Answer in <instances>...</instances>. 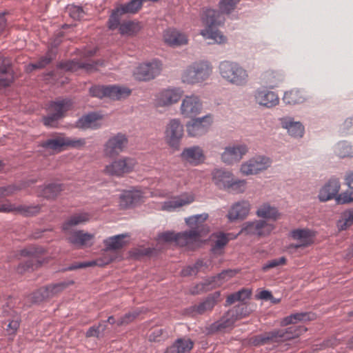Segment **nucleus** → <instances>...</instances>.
Segmentation results:
<instances>
[{"label": "nucleus", "instance_id": "nucleus-1", "mask_svg": "<svg viewBox=\"0 0 353 353\" xmlns=\"http://www.w3.org/2000/svg\"><path fill=\"white\" fill-rule=\"evenodd\" d=\"M208 218L206 213L190 216L185 219V223L190 228L189 231L176 234L170 231L165 232L159 235V240L174 241L181 247L194 250L202 244V238L209 232V227L205 224Z\"/></svg>", "mask_w": 353, "mask_h": 353}, {"label": "nucleus", "instance_id": "nucleus-2", "mask_svg": "<svg viewBox=\"0 0 353 353\" xmlns=\"http://www.w3.org/2000/svg\"><path fill=\"white\" fill-rule=\"evenodd\" d=\"M307 331L303 326H291L285 329H276L261 334L252 336L248 343L253 346L279 343L298 337Z\"/></svg>", "mask_w": 353, "mask_h": 353}, {"label": "nucleus", "instance_id": "nucleus-3", "mask_svg": "<svg viewBox=\"0 0 353 353\" xmlns=\"http://www.w3.org/2000/svg\"><path fill=\"white\" fill-rule=\"evenodd\" d=\"M224 21L222 14L213 9H206L202 14V21L205 25V28L201 31V34L205 39H211L212 43L223 44L227 41V37L214 26H219ZM212 44V42H209Z\"/></svg>", "mask_w": 353, "mask_h": 353}, {"label": "nucleus", "instance_id": "nucleus-4", "mask_svg": "<svg viewBox=\"0 0 353 353\" xmlns=\"http://www.w3.org/2000/svg\"><path fill=\"white\" fill-rule=\"evenodd\" d=\"M221 77L227 82L237 86H244L249 81L248 71L239 63L224 61L219 66Z\"/></svg>", "mask_w": 353, "mask_h": 353}, {"label": "nucleus", "instance_id": "nucleus-5", "mask_svg": "<svg viewBox=\"0 0 353 353\" xmlns=\"http://www.w3.org/2000/svg\"><path fill=\"white\" fill-rule=\"evenodd\" d=\"M20 188L15 185H8L0 187V199L14 194ZM0 212H17L23 216H34L38 214L41 210V206L36 205H16L9 202L1 203L0 202Z\"/></svg>", "mask_w": 353, "mask_h": 353}, {"label": "nucleus", "instance_id": "nucleus-6", "mask_svg": "<svg viewBox=\"0 0 353 353\" xmlns=\"http://www.w3.org/2000/svg\"><path fill=\"white\" fill-rule=\"evenodd\" d=\"M246 308L244 304H240L228 310L219 320L210 325L209 332H225L232 329L237 319L246 316Z\"/></svg>", "mask_w": 353, "mask_h": 353}, {"label": "nucleus", "instance_id": "nucleus-7", "mask_svg": "<svg viewBox=\"0 0 353 353\" xmlns=\"http://www.w3.org/2000/svg\"><path fill=\"white\" fill-rule=\"evenodd\" d=\"M212 73V67L208 61L195 62L188 66L182 75L183 83L195 84L206 81Z\"/></svg>", "mask_w": 353, "mask_h": 353}, {"label": "nucleus", "instance_id": "nucleus-8", "mask_svg": "<svg viewBox=\"0 0 353 353\" xmlns=\"http://www.w3.org/2000/svg\"><path fill=\"white\" fill-rule=\"evenodd\" d=\"M72 106V101L67 99L51 102L47 108V116L43 119L44 125L54 127L56 122L63 118Z\"/></svg>", "mask_w": 353, "mask_h": 353}, {"label": "nucleus", "instance_id": "nucleus-9", "mask_svg": "<svg viewBox=\"0 0 353 353\" xmlns=\"http://www.w3.org/2000/svg\"><path fill=\"white\" fill-rule=\"evenodd\" d=\"M137 165V161L134 158L123 157L106 165L103 172L109 176L121 177L132 172Z\"/></svg>", "mask_w": 353, "mask_h": 353}, {"label": "nucleus", "instance_id": "nucleus-10", "mask_svg": "<svg viewBox=\"0 0 353 353\" xmlns=\"http://www.w3.org/2000/svg\"><path fill=\"white\" fill-rule=\"evenodd\" d=\"M85 144L84 139L70 138L62 134L53 136L52 138L42 141L40 145L46 149L60 151L63 147L81 148Z\"/></svg>", "mask_w": 353, "mask_h": 353}, {"label": "nucleus", "instance_id": "nucleus-11", "mask_svg": "<svg viewBox=\"0 0 353 353\" xmlns=\"http://www.w3.org/2000/svg\"><path fill=\"white\" fill-rule=\"evenodd\" d=\"M90 93L98 98L106 97L113 100H120L128 97L131 94V90L119 85H94L90 89Z\"/></svg>", "mask_w": 353, "mask_h": 353}, {"label": "nucleus", "instance_id": "nucleus-12", "mask_svg": "<svg viewBox=\"0 0 353 353\" xmlns=\"http://www.w3.org/2000/svg\"><path fill=\"white\" fill-rule=\"evenodd\" d=\"M165 141L170 147L179 150L183 137L184 129L179 119H171L165 129Z\"/></svg>", "mask_w": 353, "mask_h": 353}, {"label": "nucleus", "instance_id": "nucleus-13", "mask_svg": "<svg viewBox=\"0 0 353 353\" xmlns=\"http://www.w3.org/2000/svg\"><path fill=\"white\" fill-rule=\"evenodd\" d=\"M237 273L234 270H227L223 271L216 276H213L203 283H201L190 290L192 294H199L210 289L221 286L225 281H228Z\"/></svg>", "mask_w": 353, "mask_h": 353}, {"label": "nucleus", "instance_id": "nucleus-14", "mask_svg": "<svg viewBox=\"0 0 353 353\" xmlns=\"http://www.w3.org/2000/svg\"><path fill=\"white\" fill-rule=\"evenodd\" d=\"M161 70V62L154 59L139 65L134 71L133 75L137 80L149 81L157 77Z\"/></svg>", "mask_w": 353, "mask_h": 353}, {"label": "nucleus", "instance_id": "nucleus-15", "mask_svg": "<svg viewBox=\"0 0 353 353\" xmlns=\"http://www.w3.org/2000/svg\"><path fill=\"white\" fill-rule=\"evenodd\" d=\"M271 163L270 159L267 157L255 156L241 165V172L244 175L256 174L267 170Z\"/></svg>", "mask_w": 353, "mask_h": 353}, {"label": "nucleus", "instance_id": "nucleus-16", "mask_svg": "<svg viewBox=\"0 0 353 353\" xmlns=\"http://www.w3.org/2000/svg\"><path fill=\"white\" fill-rule=\"evenodd\" d=\"M213 120L210 114L193 119L186 124L187 132L190 137H201L208 132Z\"/></svg>", "mask_w": 353, "mask_h": 353}, {"label": "nucleus", "instance_id": "nucleus-17", "mask_svg": "<svg viewBox=\"0 0 353 353\" xmlns=\"http://www.w3.org/2000/svg\"><path fill=\"white\" fill-rule=\"evenodd\" d=\"M203 103L200 97L196 94L185 96L181 102V114L186 118H192L201 112Z\"/></svg>", "mask_w": 353, "mask_h": 353}, {"label": "nucleus", "instance_id": "nucleus-18", "mask_svg": "<svg viewBox=\"0 0 353 353\" xmlns=\"http://www.w3.org/2000/svg\"><path fill=\"white\" fill-rule=\"evenodd\" d=\"M290 237L296 243H292L290 248H303L308 247L314 243L315 232L308 228H298L290 232Z\"/></svg>", "mask_w": 353, "mask_h": 353}, {"label": "nucleus", "instance_id": "nucleus-19", "mask_svg": "<svg viewBox=\"0 0 353 353\" xmlns=\"http://www.w3.org/2000/svg\"><path fill=\"white\" fill-rule=\"evenodd\" d=\"M128 144L126 136L121 133L112 137L108 139L104 146V153L107 157L118 155L123 151Z\"/></svg>", "mask_w": 353, "mask_h": 353}, {"label": "nucleus", "instance_id": "nucleus-20", "mask_svg": "<svg viewBox=\"0 0 353 353\" xmlns=\"http://www.w3.org/2000/svg\"><path fill=\"white\" fill-rule=\"evenodd\" d=\"M254 98L256 103L268 108H273L279 103L278 95L265 88L256 90L254 92Z\"/></svg>", "mask_w": 353, "mask_h": 353}, {"label": "nucleus", "instance_id": "nucleus-21", "mask_svg": "<svg viewBox=\"0 0 353 353\" xmlns=\"http://www.w3.org/2000/svg\"><path fill=\"white\" fill-rule=\"evenodd\" d=\"M247 152L248 147L245 144L229 145L222 153L221 159L227 164H233L239 162Z\"/></svg>", "mask_w": 353, "mask_h": 353}, {"label": "nucleus", "instance_id": "nucleus-22", "mask_svg": "<svg viewBox=\"0 0 353 353\" xmlns=\"http://www.w3.org/2000/svg\"><path fill=\"white\" fill-rule=\"evenodd\" d=\"M44 252L45 250L42 248L34 246L22 250L21 255L23 256H29L30 258L24 265H20L19 268H22L26 271L29 269H34V268H37L39 264H41V261L39 258Z\"/></svg>", "mask_w": 353, "mask_h": 353}, {"label": "nucleus", "instance_id": "nucleus-23", "mask_svg": "<svg viewBox=\"0 0 353 353\" xmlns=\"http://www.w3.org/2000/svg\"><path fill=\"white\" fill-rule=\"evenodd\" d=\"M182 96V91L176 88L163 90L156 97L155 103L159 107H165L177 103Z\"/></svg>", "mask_w": 353, "mask_h": 353}, {"label": "nucleus", "instance_id": "nucleus-24", "mask_svg": "<svg viewBox=\"0 0 353 353\" xmlns=\"http://www.w3.org/2000/svg\"><path fill=\"white\" fill-rule=\"evenodd\" d=\"M72 283L61 282L52 285H49L45 288H40L34 294L36 302L42 301L45 299L52 298L57 294L61 293L63 290L68 287Z\"/></svg>", "mask_w": 353, "mask_h": 353}, {"label": "nucleus", "instance_id": "nucleus-25", "mask_svg": "<svg viewBox=\"0 0 353 353\" xmlns=\"http://www.w3.org/2000/svg\"><path fill=\"white\" fill-rule=\"evenodd\" d=\"M94 235L83 230H77L68 233L69 243L78 248L91 246L93 243Z\"/></svg>", "mask_w": 353, "mask_h": 353}, {"label": "nucleus", "instance_id": "nucleus-26", "mask_svg": "<svg viewBox=\"0 0 353 353\" xmlns=\"http://www.w3.org/2000/svg\"><path fill=\"white\" fill-rule=\"evenodd\" d=\"M341 184L339 179L332 177L320 190L319 198L321 201H327L336 197Z\"/></svg>", "mask_w": 353, "mask_h": 353}, {"label": "nucleus", "instance_id": "nucleus-27", "mask_svg": "<svg viewBox=\"0 0 353 353\" xmlns=\"http://www.w3.org/2000/svg\"><path fill=\"white\" fill-rule=\"evenodd\" d=\"M181 157L184 161L193 165H197L205 160L203 150L199 146H192L185 148Z\"/></svg>", "mask_w": 353, "mask_h": 353}, {"label": "nucleus", "instance_id": "nucleus-28", "mask_svg": "<svg viewBox=\"0 0 353 353\" xmlns=\"http://www.w3.org/2000/svg\"><path fill=\"white\" fill-rule=\"evenodd\" d=\"M165 43L172 47H179L188 43V39L185 34L175 29H168L163 33Z\"/></svg>", "mask_w": 353, "mask_h": 353}, {"label": "nucleus", "instance_id": "nucleus-29", "mask_svg": "<svg viewBox=\"0 0 353 353\" xmlns=\"http://www.w3.org/2000/svg\"><path fill=\"white\" fill-rule=\"evenodd\" d=\"M110 250H106L103 254V256L97 260L86 261V262H78L72 264L67 268V270H74L77 269L85 268L88 267L92 266H103L112 261L114 256L111 254Z\"/></svg>", "mask_w": 353, "mask_h": 353}, {"label": "nucleus", "instance_id": "nucleus-30", "mask_svg": "<svg viewBox=\"0 0 353 353\" xmlns=\"http://www.w3.org/2000/svg\"><path fill=\"white\" fill-rule=\"evenodd\" d=\"M194 201V197L192 194H183L179 196L174 197L173 199L165 201L162 205L161 209L166 211H173L176 208L190 204Z\"/></svg>", "mask_w": 353, "mask_h": 353}, {"label": "nucleus", "instance_id": "nucleus-31", "mask_svg": "<svg viewBox=\"0 0 353 353\" xmlns=\"http://www.w3.org/2000/svg\"><path fill=\"white\" fill-rule=\"evenodd\" d=\"M237 236H233L230 233L225 234L219 232L214 234L211 236V241L213 242L211 251L214 254L221 255L223 252V248L230 239H235Z\"/></svg>", "mask_w": 353, "mask_h": 353}, {"label": "nucleus", "instance_id": "nucleus-32", "mask_svg": "<svg viewBox=\"0 0 353 353\" xmlns=\"http://www.w3.org/2000/svg\"><path fill=\"white\" fill-rule=\"evenodd\" d=\"M10 61L0 57V88L8 86L13 81Z\"/></svg>", "mask_w": 353, "mask_h": 353}, {"label": "nucleus", "instance_id": "nucleus-33", "mask_svg": "<svg viewBox=\"0 0 353 353\" xmlns=\"http://www.w3.org/2000/svg\"><path fill=\"white\" fill-rule=\"evenodd\" d=\"M250 205L248 201H241L234 203L228 212V217L230 221L244 219L249 213Z\"/></svg>", "mask_w": 353, "mask_h": 353}, {"label": "nucleus", "instance_id": "nucleus-34", "mask_svg": "<svg viewBox=\"0 0 353 353\" xmlns=\"http://www.w3.org/2000/svg\"><path fill=\"white\" fill-rule=\"evenodd\" d=\"M143 197V193L140 190L127 191L121 195L120 205L123 208H130L141 202Z\"/></svg>", "mask_w": 353, "mask_h": 353}, {"label": "nucleus", "instance_id": "nucleus-35", "mask_svg": "<svg viewBox=\"0 0 353 353\" xmlns=\"http://www.w3.org/2000/svg\"><path fill=\"white\" fill-rule=\"evenodd\" d=\"M194 342L188 338H180L168 347L166 353H189L193 348Z\"/></svg>", "mask_w": 353, "mask_h": 353}, {"label": "nucleus", "instance_id": "nucleus-36", "mask_svg": "<svg viewBox=\"0 0 353 353\" xmlns=\"http://www.w3.org/2000/svg\"><path fill=\"white\" fill-rule=\"evenodd\" d=\"M219 297L220 292H219L209 295L204 301L193 307L194 311L199 314H203L207 312L211 311L219 302Z\"/></svg>", "mask_w": 353, "mask_h": 353}, {"label": "nucleus", "instance_id": "nucleus-37", "mask_svg": "<svg viewBox=\"0 0 353 353\" xmlns=\"http://www.w3.org/2000/svg\"><path fill=\"white\" fill-rule=\"evenodd\" d=\"M232 177V174L229 171L216 170L213 172L212 181L220 189L227 190Z\"/></svg>", "mask_w": 353, "mask_h": 353}, {"label": "nucleus", "instance_id": "nucleus-38", "mask_svg": "<svg viewBox=\"0 0 353 353\" xmlns=\"http://www.w3.org/2000/svg\"><path fill=\"white\" fill-rule=\"evenodd\" d=\"M314 319V314L310 312H299L292 314L281 319L280 325L287 326L291 324H296L299 322L312 321Z\"/></svg>", "mask_w": 353, "mask_h": 353}, {"label": "nucleus", "instance_id": "nucleus-39", "mask_svg": "<svg viewBox=\"0 0 353 353\" xmlns=\"http://www.w3.org/2000/svg\"><path fill=\"white\" fill-rule=\"evenodd\" d=\"M256 214L259 217L273 221H276L279 219L281 215L276 207L267 203H263L259 207Z\"/></svg>", "mask_w": 353, "mask_h": 353}, {"label": "nucleus", "instance_id": "nucleus-40", "mask_svg": "<svg viewBox=\"0 0 353 353\" xmlns=\"http://www.w3.org/2000/svg\"><path fill=\"white\" fill-rule=\"evenodd\" d=\"M101 116L96 113H90L81 117L77 122V127L79 128H92L97 129L99 127L98 121Z\"/></svg>", "mask_w": 353, "mask_h": 353}, {"label": "nucleus", "instance_id": "nucleus-41", "mask_svg": "<svg viewBox=\"0 0 353 353\" xmlns=\"http://www.w3.org/2000/svg\"><path fill=\"white\" fill-rule=\"evenodd\" d=\"M97 65L98 63L90 61L85 62L72 60L65 63L63 67L70 71H77L79 69H84L88 72H91L97 68Z\"/></svg>", "mask_w": 353, "mask_h": 353}, {"label": "nucleus", "instance_id": "nucleus-42", "mask_svg": "<svg viewBox=\"0 0 353 353\" xmlns=\"http://www.w3.org/2000/svg\"><path fill=\"white\" fill-rule=\"evenodd\" d=\"M210 263L209 261H204L202 259H199L193 265H188L184 268L181 270V275L183 276H189L196 275L199 272H205L208 269Z\"/></svg>", "mask_w": 353, "mask_h": 353}, {"label": "nucleus", "instance_id": "nucleus-43", "mask_svg": "<svg viewBox=\"0 0 353 353\" xmlns=\"http://www.w3.org/2000/svg\"><path fill=\"white\" fill-rule=\"evenodd\" d=\"M90 219V214L85 212L75 214L71 216L62 226L63 230L68 232L70 228L87 222Z\"/></svg>", "mask_w": 353, "mask_h": 353}, {"label": "nucleus", "instance_id": "nucleus-44", "mask_svg": "<svg viewBox=\"0 0 353 353\" xmlns=\"http://www.w3.org/2000/svg\"><path fill=\"white\" fill-rule=\"evenodd\" d=\"M141 28L139 22L125 21L121 23L119 31L121 35L134 36L139 32Z\"/></svg>", "mask_w": 353, "mask_h": 353}, {"label": "nucleus", "instance_id": "nucleus-45", "mask_svg": "<svg viewBox=\"0 0 353 353\" xmlns=\"http://www.w3.org/2000/svg\"><path fill=\"white\" fill-rule=\"evenodd\" d=\"M127 234H119L109 237L104 240L103 243L106 248L110 250H119L125 245V239Z\"/></svg>", "mask_w": 353, "mask_h": 353}, {"label": "nucleus", "instance_id": "nucleus-46", "mask_svg": "<svg viewBox=\"0 0 353 353\" xmlns=\"http://www.w3.org/2000/svg\"><path fill=\"white\" fill-rule=\"evenodd\" d=\"M305 98L303 92L299 90H291L285 92L283 100L290 105L303 103Z\"/></svg>", "mask_w": 353, "mask_h": 353}, {"label": "nucleus", "instance_id": "nucleus-47", "mask_svg": "<svg viewBox=\"0 0 353 353\" xmlns=\"http://www.w3.org/2000/svg\"><path fill=\"white\" fill-rule=\"evenodd\" d=\"M55 55L54 54L52 50H48L45 56L41 57L39 61L36 63H32L29 64L27 66L26 70L29 72H31L36 69H41L48 65L53 59H54Z\"/></svg>", "mask_w": 353, "mask_h": 353}, {"label": "nucleus", "instance_id": "nucleus-48", "mask_svg": "<svg viewBox=\"0 0 353 353\" xmlns=\"http://www.w3.org/2000/svg\"><path fill=\"white\" fill-rule=\"evenodd\" d=\"M283 125L292 137H301L303 136L304 128L300 122L286 121L283 123Z\"/></svg>", "mask_w": 353, "mask_h": 353}, {"label": "nucleus", "instance_id": "nucleus-49", "mask_svg": "<svg viewBox=\"0 0 353 353\" xmlns=\"http://www.w3.org/2000/svg\"><path fill=\"white\" fill-rule=\"evenodd\" d=\"M63 190L61 184L50 183L42 188L39 192V195L47 199H53Z\"/></svg>", "mask_w": 353, "mask_h": 353}, {"label": "nucleus", "instance_id": "nucleus-50", "mask_svg": "<svg viewBox=\"0 0 353 353\" xmlns=\"http://www.w3.org/2000/svg\"><path fill=\"white\" fill-rule=\"evenodd\" d=\"M353 225V208L343 212L337 222L340 230H345Z\"/></svg>", "mask_w": 353, "mask_h": 353}, {"label": "nucleus", "instance_id": "nucleus-51", "mask_svg": "<svg viewBox=\"0 0 353 353\" xmlns=\"http://www.w3.org/2000/svg\"><path fill=\"white\" fill-rule=\"evenodd\" d=\"M251 294V292L247 289H242L237 292L233 293L228 296L226 299L227 305H232L236 301H243L248 299Z\"/></svg>", "mask_w": 353, "mask_h": 353}, {"label": "nucleus", "instance_id": "nucleus-52", "mask_svg": "<svg viewBox=\"0 0 353 353\" xmlns=\"http://www.w3.org/2000/svg\"><path fill=\"white\" fill-rule=\"evenodd\" d=\"M123 14V13L121 11L119 7L112 11L108 21V27L110 30H114L117 28L119 29L121 16Z\"/></svg>", "mask_w": 353, "mask_h": 353}, {"label": "nucleus", "instance_id": "nucleus-53", "mask_svg": "<svg viewBox=\"0 0 353 353\" xmlns=\"http://www.w3.org/2000/svg\"><path fill=\"white\" fill-rule=\"evenodd\" d=\"M335 153L340 158L352 157L353 147L346 142H340L335 148Z\"/></svg>", "mask_w": 353, "mask_h": 353}, {"label": "nucleus", "instance_id": "nucleus-54", "mask_svg": "<svg viewBox=\"0 0 353 353\" xmlns=\"http://www.w3.org/2000/svg\"><path fill=\"white\" fill-rule=\"evenodd\" d=\"M258 223H259L257 234L259 236H268L275 228V225L273 223H268L264 220H258Z\"/></svg>", "mask_w": 353, "mask_h": 353}, {"label": "nucleus", "instance_id": "nucleus-55", "mask_svg": "<svg viewBox=\"0 0 353 353\" xmlns=\"http://www.w3.org/2000/svg\"><path fill=\"white\" fill-rule=\"evenodd\" d=\"M245 188L246 182L245 180L234 179L232 177L227 190L234 193H242L245 190Z\"/></svg>", "mask_w": 353, "mask_h": 353}, {"label": "nucleus", "instance_id": "nucleus-56", "mask_svg": "<svg viewBox=\"0 0 353 353\" xmlns=\"http://www.w3.org/2000/svg\"><path fill=\"white\" fill-rule=\"evenodd\" d=\"M258 220L251 222H246L243 225V227L239 232L240 234H250V235H257L258 234V229H259V225Z\"/></svg>", "mask_w": 353, "mask_h": 353}, {"label": "nucleus", "instance_id": "nucleus-57", "mask_svg": "<svg viewBox=\"0 0 353 353\" xmlns=\"http://www.w3.org/2000/svg\"><path fill=\"white\" fill-rule=\"evenodd\" d=\"M240 0H221L219 9L221 13L229 14L234 10Z\"/></svg>", "mask_w": 353, "mask_h": 353}, {"label": "nucleus", "instance_id": "nucleus-58", "mask_svg": "<svg viewBox=\"0 0 353 353\" xmlns=\"http://www.w3.org/2000/svg\"><path fill=\"white\" fill-rule=\"evenodd\" d=\"M107 327L106 321L99 323L97 326H92L89 328L86 332L87 337L96 336L99 337L100 334L103 333Z\"/></svg>", "mask_w": 353, "mask_h": 353}, {"label": "nucleus", "instance_id": "nucleus-59", "mask_svg": "<svg viewBox=\"0 0 353 353\" xmlns=\"http://www.w3.org/2000/svg\"><path fill=\"white\" fill-rule=\"evenodd\" d=\"M67 10L70 17L74 20H80L85 15L83 8L80 6L71 5L67 8Z\"/></svg>", "mask_w": 353, "mask_h": 353}, {"label": "nucleus", "instance_id": "nucleus-60", "mask_svg": "<svg viewBox=\"0 0 353 353\" xmlns=\"http://www.w3.org/2000/svg\"><path fill=\"white\" fill-rule=\"evenodd\" d=\"M140 314V312L138 310H136L132 312H130L125 314L123 316L120 318L117 321V324L119 326L127 325L131 322H132Z\"/></svg>", "mask_w": 353, "mask_h": 353}, {"label": "nucleus", "instance_id": "nucleus-61", "mask_svg": "<svg viewBox=\"0 0 353 353\" xmlns=\"http://www.w3.org/2000/svg\"><path fill=\"white\" fill-rule=\"evenodd\" d=\"M286 258L282 256L279 259H275L270 261H268L266 263H265L262 267V270L263 272H267L270 269L276 268L279 265H283L286 263Z\"/></svg>", "mask_w": 353, "mask_h": 353}, {"label": "nucleus", "instance_id": "nucleus-62", "mask_svg": "<svg viewBox=\"0 0 353 353\" xmlns=\"http://www.w3.org/2000/svg\"><path fill=\"white\" fill-rule=\"evenodd\" d=\"M338 204L349 203L353 201L352 194L348 192H343L338 194L334 198Z\"/></svg>", "mask_w": 353, "mask_h": 353}, {"label": "nucleus", "instance_id": "nucleus-63", "mask_svg": "<svg viewBox=\"0 0 353 353\" xmlns=\"http://www.w3.org/2000/svg\"><path fill=\"white\" fill-rule=\"evenodd\" d=\"M20 325V318L19 316H15L14 319L10 321L7 325L6 330L9 332V334H14L18 330Z\"/></svg>", "mask_w": 353, "mask_h": 353}, {"label": "nucleus", "instance_id": "nucleus-64", "mask_svg": "<svg viewBox=\"0 0 353 353\" xmlns=\"http://www.w3.org/2000/svg\"><path fill=\"white\" fill-rule=\"evenodd\" d=\"M345 180L349 188L353 189V172L347 173Z\"/></svg>", "mask_w": 353, "mask_h": 353}]
</instances>
